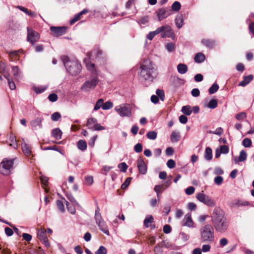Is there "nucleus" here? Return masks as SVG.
<instances>
[{"label":"nucleus","mask_w":254,"mask_h":254,"mask_svg":"<svg viewBox=\"0 0 254 254\" xmlns=\"http://www.w3.org/2000/svg\"><path fill=\"white\" fill-rule=\"evenodd\" d=\"M235 118L239 121H242L247 118V114L245 112H241L236 114Z\"/></svg>","instance_id":"obj_47"},{"label":"nucleus","mask_w":254,"mask_h":254,"mask_svg":"<svg viewBox=\"0 0 254 254\" xmlns=\"http://www.w3.org/2000/svg\"><path fill=\"white\" fill-rule=\"evenodd\" d=\"M131 180V178H127L125 182L122 185L121 188L123 190L127 189L130 184Z\"/></svg>","instance_id":"obj_55"},{"label":"nucleus","mask_w":254,"mask_h":254,"mask_svg":"<svg viewBox=\"0 0 254 254\" xmlns=\"http://www.w3.org/2000/svg\"><path fill=\"white\" fill-rule=\"evenodd\" d=\"M219 150L220 151V153L226 154L229 152V149L228 146L224 145L220 146Z\"/></svg>","instance_id":"obj_56"},{"label":"nucleus","mask_w":254,"mask_h":254,"mask_svg":"<svg viewBox=\"0 0 254 254\" xmlns=\"http://www.w3.org/2000/svg\"><path fill=\"white\" fill-rule=\"evenodd\" d=\"M57 206L58 209L62 212H64L65 210L64 207L63 202L60 200H58L56 201Z\"/></svg>","instance_id":"obj_49"},{"label":"nucleus","mask_w":254,"mask_h":254,"mask_svg":"<svg viewBox=\"0 0 254 254\" xmlns=\"http://www.w3.org/2000/svg\"><path fill=\"white\" fill-rule=\"evenodd\" d=\"M61 118V115L59 112H55L51 116V119L53 121H58Z\"/></svg>","instance_id":"obj_54"},{"label":"nucleus","mask_w":254,"mask_h":254,"mask_svg":"<svg viewBox=\"0 0 254 254\" xmlns=\"http://www.w3.org/2000/svg\"><path fill=\"white\" fill-rule=\"evenodd\" d=\"M182 225L184 226L190 227V214L187 213L182 222Z\"/></svg>","instance_id":"obj_25"},{"label":"nucleus","mask_w":254,"mask_h":254,"mask_svg":"<svg viewBox=\"0 0 254 254\" xmlns=\"http://www.w3.org/2000/svg\"><path fill=\"white\" fill-rule=\"evenodd\" d=\"M107 251L106 248L103 246H101L98 250L95 252L96 254H107Z\"/></svg>","instance_id":"obj_53"},{"label":"nucleus","mask_w":254,"mask_h":254,"mask_svg":"<svg viewBox=\"0 0 254 254\" xmlns=\"http://www.w3.org/2000/svg\"><path fill=\"white\" fill-rule=\"evenodd\" d=\"M156 94H157V96L160 98L161 100L164 101L165 99V94L163 90L158 89L156 90Z\"/></svg>","instance_id":"obj_52"},{"label":"nucleus","mask_w":254,"mask_h":254,"mask_svg":"<svg viewBox=\"0 0 254 254\" xmlns=\"http://www.w3.org/2000/svg\"><path fill=\"white\" fill-rule=\"evenodd\" d=\"M47 89L46 87H34V91L37 93L39 94L45 91Z\"/></svg>","instance_id":"obj_57"},{"label":"nucleus","mask_w":254,"mask_h":254,"mask_svg":"<svg viewBox=\"0 0 254 254\" xmlns=\"http://www.w3.org/2000/svg\"><path fill=\"white\" fill-rule=\"evenodd\" d=\"M247 152L244 150H241L239 156V160H240V162H243L247 159Z\"/></svg>","instance_id":"obj_42"},{"label":"nucleus","mask_w":254,"mask_h":254,"mask_svg":"<svg viewBox=\"0 0 254 254\" xmlns=\"http://www.w3.org/2000/svg\"><path fill=\"white\" fill-rule=\"evenodd\" d=\"M180 134L178 132L173 131L171 136V139L172 142H176L179 140Z\"/></svg>","instance_id":"obj_40"},{"label":"nucleus","mask_w":254,"mask_h":254,"mask_svg":"<svg viewBox=\"0 0 254 254\" xmlns=\"http://www.w3.org/2000/svg\"><path fill=\"white\" fill-rule=\"evenodd\" d=\"M27 40L28 42H30L32 45L34 46L35 43L39 40L40 35L37 32L34 31L33 29L29 27H27Z\"/></svg>","instance_id":"obj_9"},{"label":"nucleus","mask_w":254,"mask_h":254,"mask_svg":"<svg viewBox=\"0 0 254 254\" xmlns=\"http://www.w3.org/2000/svg\"><path fill=\"white\" fill-rule=\"evenodd\" d=\"M100 231L103 232L106 235L109 236L110 233L108 230V226L106 224V222L103 220L102 221H100L96 223Z\"/></svg>","instance_id":"obj_15"},{"label":"nucleus","mask_w":254,"mask_h":254,"mask_svg":"<svg viewBox=\"0 0 254 254\" xmlns=\"http://www.w3.org/2000/svg\"><path fill=\"white\" fill-rule=\"evenodd\" d=\"M97 123V120L96 119L94 118H91L87 120L86 126L88 127L89 129H92Z\"/></svg>","instance_id":"obj_26"},{"label":"nucleus","mask_w":254,"mask_h":254,"mask_svg":"<svg viewBox=\"0 0 254 254\" xmlns=\"http://www.w3.org/2000/svg\"><path fill=\"white\" fill-rule=\"evenodd\" d=\"M12 73L15 79H18L21 75V71L17 66H12Z\"/></svg>","instance_id":"obj_20"},{"label":"nucleus","mask_w":254,"mask_h":254,"mask_svg":"<svg viewBox=\"0 0 254 254\" xmlns=\"http://www.w3.org/2000/svg\"><path fill=\"white\" fill-rule=\"evenodd\" d=\"M211 218L212 226L216 232L221 234L227 232L229 226V223L220 208L215 207L214 209Z\"/></svg>","instance_id":"obj_1"},{"label":"nucleus","mask_w":254,"mask_h":254,"mask_svg":"<svg viewBox=\"0 0 254 254\" xmlns=\"http://www.w3.org/2000/svg\"><path fill=\"white\" fill-rule=\"evenodd\" d=\"M209 207H213L215 205V201L207 195L202 202Z\"/></svg>","instance_id":"obj_24"},{"label":"nucleus","mask_w":254,"mask_h":254,"mask_svg":"<svg viewBox=\"0 0 254 254\" xmlns=\"http://www.w3.org/2000/svg\"><path fill=\"white\" fill-rule=\"evenodd\" d=\"M200 240L201 243H212L215 239L214 229L210 224L201 227L199 230Z\"/></svg>","instance_id":"obj_4"},{"label":"nucleus","mask_w":254,"mask_h":254,"mask_svg":"<svg viewBox=\"0 0 254 254\" xmlns=\"http://www.w3.org/2000/svg\"><path fill=\"white\" fill-rule=\"evenodd\" d=\"M114 110L121 117H130L131 116V110L129 104H122L116 106Z\"/></svg>","instance_id":"obj_7"},{"label":"nucleus","mask_w":254,"mask_h":254,"mask_svg":"<svg viewBox=\"0 0 254 254\" xmlns=\"http://www.w3.org/2000/svg\"><path fill=\"white\" fill-rule=\"evenodd\" d=\"M87 146V143L84 140H79L77 143V147L81 151L85 150Z\"/></svg>","instance_id":"obj_29"},{"label":"nucleus","mask_w":254,"mask_h":254,"mask_svg":"<svg viewBox=\"0 0 254 254\" xmlns=\"http://www.w3.org/2000/svg\"><path fill=\"white\" fill-rule=\"evenodd\" d=\"M161 246L166 248H170L171 247L172 245L167 240H163L161 243Z\"/></svg>","instance_id":"obj_62"},{"label":"nucleus","mask_w":254,"mask_h":254,"mask_svg":"<svg viewBox=\"0 0 254 254\" xmlns=\"http://www.w3.org/2000/svg\"><path fill=\"white\" fill-rule=\"evenodd\" d=\"M201 44L207 48L212 49L216 45V41L213 39H202Z\"/></svg>","instance_id":"obj_16"},{"label":"nucleus","mask_w":254,"mask_h":254,"mask_svg":"<svg viewBox=\"0 0 254 254\" xmlns=\"http://www.w3.org/2000/svg\"><path fill=\"white\" fill-rule=\"evenodd\" d=\"M206 196L207 195L199 192L196 194V197L199 201L202 202Z\"/></svg>","instance_id":"obj_59"},{"label":"nucleus","mask_w":254,"mask_h":254,"mask_svg":"<svg viewBox=\"0 0 254 254\" xmlns=\"http://www.w3.org/2000/svg\"><path fill=\"white\" fill-rule=\"evenodd\" d=\"M219 89V85L217 83H214L209 88L208 91L209 94H212L216 93L218 90Z\"/></svg>","instance_id":"obj_38"},{"label":"nucleus","mask_w":254,"mask_h":254,"mask_svg":"<svg viewBox=\"0 0 254 254\" xmlns=\"http://www.w3.org/2000/svg\"><path fill=\"white\" fill-rule=\"evenodd\" d=\"M66 196L67 199L70 201L72 204L74 205L77 207H80V204L76 201L73 196L71 193H67L66 194Z\"/></svg>","instance_id":"obj_28"},{"label":"nucleus","mask_w":254,"mask_h":254,"mask_svg":"<svg viewBox=\"0 0 254 254\" xmlns=\"http://www.w3.org/2000/svg\"><path fill=\"white\" fill-rule=\"evenodd\" d=\"M137 168L139 173L144 175L147 172V166L141 157L137 160Z\"/></svg>","instance_id":"obj_14"},{"label":"nucleus","mask_w":254,"mask_h":254,"mask_svg":"<svg viewBox=\"0 0 254 254\" xmlns=\"http://www.w3.org/2000/svg\"><path fill=\"white\" fill-rule=\"evenodd\" d=\"M242 145L245 147H250L252 145V140L249 138H245L243 140Z\"/></svg>","instance_id":"obj_44"},{"label":"nucleus","mask_w":254,"mask_h":254,"mask_svg":"<svg viewBox=\"0 0 254 254\" xmlns=\"http://www.w3.org/2000/svg\"><path fill=\"white\" fill-rule=\"evenodd\" d=\"M181 111L185 115H190V107L189 105L183 106Z\"/></svg>","instance_id":"obj_48"},{"label":"nucleus","mask_w":254,"mask_h":254,"mask_svg":"<svg viewBox=\"0 0 254 254\" xmlns=\"http://www.w3.org/2000/svg\"><path fill=\"white\" fill-rule=\"evenodd\" d=\"M94 219L95 220L96 223L103 220L101 214L100 213V208L98 206H97L96 209L95 211Z\"/></svg>","instance_id":"obj_31"},{"label":"nucleus","mask_w":254,"mask_h":254,"mask_svg":"<svg viewBox=\"0 0 254 254\" xmlns=\"http://www.w3.org/2000/svg\"><path fill=\"white\" fill-rule=\"evenodd\" d=\"M175 24L178 28H180L183 25V18L181 15L177 16L175 19Z\"/></svg>","instance_id":"obj_36"},{"label":"nucleus","mask_w":254,"mask_h":254,"mask_svg":"<svg viewBox=\"0 0 254 254\" xmlns=\"http://www.w3.org/2000/svg\"><path fill=\"white\" fill-rule=\"evenodd\" d=\"M48 99L51 102H54L58 100V96L55 93H52L49 95Z\"/></svg>","instance_id":"obj_61"},{"label":"nucleus","mask_w":254,"mask_h":254,"mask_svg":"<svg viewBox=\"0 0 254 254\" xmlns=\"http://www.w3.org/2000/svg\"><path fill=\"white\" fill-rule=\"evenodd\" d=\"M204 158L206 161H210L212 158V151L210 147H206L204 154Z\"/></svg>","instance_id":"obj_22"},{"label":"nucleus","mask_w":254,"mask_h":254,"mask_svg":"<svg viewBox=\"0 0 254 254\" xmlns=\"http://www.w3.org/2000/svg\"><path fill=\"white\" fill-rule=\"evenodd\" d=\"M181 7V3L178 1H175L173 3L171 6V11H173L175 12H178L180 10Z\"/></svg>","instance_id":"obj_32"},{"label":"nucleus","mask_w":254,"mask_h":254,"mask_svg":"<svg viewBox=\"0 0 254 254\" xmlns=\"http://www.w3.org/2000/svg\"><path fill=\"white\" fill-rule=\"evenodd\" d=\"M254 79V76L252 74H250L247 76L243 77V80L239 82V86L242 87H245L249 84Z\"/></svg>","instance_id":"obj_18"},{"label":"nucleus","mask_w":254,"mask_h":254,"mask_svg":"<svg viewBox=\"0 0 254 254\" xmlns=\"http://www.w3.org/2000/svg\"><path fill=\"white\" fill-rule=\"evenodd\" d=\"M9 146L16 149L17 147V143L16 139V137L13 134H11L9 137Z\"/></svg>","instance_id":"obj_30"},{"label":"nucleus","mask_w":254,"mask_h":254,"mask_svg":"<svg viewBox=\"0 0 254 254\" xmlns=\"http://www.w3.org/2000/svg\"><path fill=\"white\" fill-rule=\"evenodd\" d=\"M205 59L204 55L201 53L196 54L194 58V62L196 63H201L204 61Z\"/></svg>","instance_id":"obj_27"},{"label":"nucleus","mask_w":254,"mask_h":254,"mask_svg":"<svg viewBox=\"0 0 254 254\" xmlns=\"http://www.w3.org/2000/svg\"><path fill=\"white\" fill-rule=\"evenodd\" d=\"M87 12H88L87 9H83L80 12H79L78 13L75 15L73 17V18H72L70 20V24L71 25L73 24L75 22H76V21H77L78 20H79L80 19V17L82 15L86 14Z\"/></svg>","instance_id":"obj_19"},{"label":"nucleus","mask_w":254,"mask_h":254,"mask_svg":"<svg viewBox=\"0 0 254 254\" xmlns=\"http://www.w3.org/2000/svg\"><path fill=\"white\" fill-rule=\"evenodd\" d=\"M66 207H67V209L68 210V211L71 214H75V212H76V209H75V207L76 206H75L73 204H70L67 201H66Z\"/></svg>","instance_id":"obj_35"},{"label":"nucleus","mask_w":254,"mask_h":254,"mask_svg":"<svg viewBox=\"0 0 254 254\" xmlns=\"http://www.w3.org/2000/svg\"><path fill=\"white\" fill-rule=\"evenodd\" d=\"M66 71L71 75H76L80 72L81 65L76 60H70L66 56L61 58Z\"/></svg>","instance_id":"obj_3"},{"label":"nucleus","mask_w":254,"mask_h":254,"mask_svg":"<svg viewBox=\"0 0 254 254\" xmlns=\"http://www.w3.org/2000/svg\"><path fill=\"white\" fill-rule=\"evenodd\" d=\"M37 237L46 247H50V244L47 238L46 231L43 229L38 230L37 232Z\"/></svg>","instance_id":"obj_10"},{"label":"nucleus","mask_w":254,"mask_h":254,"mask_svg":"<svg viewBox=\"0 0 254 254\" xmlns=\"http://www.w3.org/2000/svg\"><path fill=\"white\" fill-rule=\"evenodd\" d=\"M22 150L26 156H30L31 154V147L26 143L22 144Z\"/></svg>","instance_id":"obj_23"},{"label":"nucleus","mask_w":254,"mask_h":254,"mask_svg":"<svg viewBox=\"0 0 254 254\" xmlns=\"http://www.w3.org/2000/svg\"><path fill=\"white\" fill-rule=\"evenodd\" d=\"M118 167L120 169L121 171L126 172L128 166L126 163L122 162L119 164Z\"/></svg>","instance_id":"obj_51"},{"label":"nucleus","mask_w":254,"mask_h":254,"mask_svg":"<svg viewBox=\"0 0 254 254\" xmlns=\"http://www.w3.org/2000/svg\"><path fill=\"white\" fill-rule=\"evenodd\" d=\"M157 133L154 130L150 131L146 134L147 137L151 140H154L156 138Z\"/></svg>","instance_id":"obj_37"},{"label":"nucleus","mask_w":254,"mask_h":254,"mask_svg":"<svg viewBox=\"0 0 254 254\" xmlns=\"http://www.w3.org/2000/svg\"><path fill=\"white\" fill-rule=\"evenodd\" d=\"M14 159H4L0 164V171L2 174L8 175L13 169Z\"/></svg>","instance_id":"obj_6"},{"label":"nucleus","mask_w":254,"mask_h":254,"mask_svg":"<svg viewBox=\"0 0 254 254\" xmlns=\"http://www.w3.org/2000/svg\"><path fill=\"white\" fill-rule=\"evenodd\" d=\"M164 233L165 234H169L172 230L171 227L169 225H165L163 229Z\"/></svg>","instance_id":"obj_63"},{"label":"nucleus","mask_w":254,"mask_h":254,"mask_svg":"<svg viewBox=\"0 0 254 254\" xmlns=\"http://www.w3.org/2000/svg\"><path fill=\"white\" fill-rule=\"evenodd\" d=\"M232 206L233 207H240L243 206H251V203L248 201L243 200L239 199H236L232 201Z\"/></svg>","instance_id":"obj_13"},{"label":"nucleus","mask_w":254,"mask_h":254,"mask_svg":"<svg viewBox=\"0 0 254 254\" xmlns=\"http://www.w3.org/2000/svg\"><path fill=\"white\" fill-rule=\"evenodd\" d=\"M99 79L95 73L94 75H92L89 79L86 81L81 86V90L84 92H90L94 90L99 83Z\"/></svg>","instance_id":"obj_5"},{"label":"nucleus","mask_w":254,"mask_h":254,"mask_svg":"<svg viewBox=\"0 0 254 254\" xmlns=\"http://www.w3.org/2000/svg\"><path fill=\"white\" fill-rule=\"evenodd\" d=\"M140 71L139 73V77L142 81H148L152 82L157 76V69L153 63L148 59L143 61L140 66Z\"/></svg>","instance_id":"obj_2"},{"label":"nucleus","mask_w":254,"mask_h":254,"mask_svg":"<svg viewBox=\"0 0 254 254\" xmlns=\"http://www.w3.org/2000/svg\"><path fill=\"white\" fill-rule=\"evenodd\" d=\"M156 13L159 20L161 21L171 14V10H167L164 8H161L159 9Z\"/></svg>","instance_id":"obj_11"},{"label":"nucleus","mask_w":254,"mask_h":254,"mask_svg":"<svg viewBox=\"0 0 254 254\" xmlns=\"http://www.w3.org/2000/svg\"><path fill=\"white\" fill-rule=\"evenodd\" d=\"M86 67L88 70L92 72V75H94L95 73L97 74V72L95 70V65L94 64L91 63H87Z\"/></svg>","instance_id":"obj_39"},{"label":"nucleus","mask_w":254,"mask_h":254,"mask_svg":"<svg viewBox=\"0 0 254 254\" xmlns=\"http://www.w3.org/2000/svg\"><path fill=\"white\" fill-rule=\"evenodd\" d=\"M177 69L180 73L184 74L187 71L188 67L186 65L180 64L177 66Z\"/></svg>","instance_id":"obj_33"},{"label":"nucleus","mask_w":254,"mask_h":254,"mask_svg":"<svg viewBox=\"0 0 254 254\" xmlns=\"http://www.w3.org/2000/svg\"><path fill=\"white\" fill-rule=\"evenodd\" d=\"M218 105L217 101L215 99H211L208 103V107L210 109H215Z\"/></svg>","instance_id":"obj_46"},{"label":"nucleus","mask_w":254,"mask_h":254,"mask_svg":"<svg viewBox=\"0 0 254 254\" xmlns=\"http://www.w3.org/2000/svg\"><path fill=\"white\" fill-rule=\"evenodd\" d=\"M42 119L41 118H37L31 122V125L32 129H37L42 128Z\"/></svg>","instance_id":"obj_17"},{"label":"nucleus","mask_w":254,"mask_h":254,"mask_svg":"<svg viewBox=\"0 0 254 254\" xmlns=\"http://www.w3.org/2000/svg\"><path fill=\"white\" fill-rule=\"evenodd\" d=\"M158 34H161V37L162 38L166 37L173 38L174 37V34L171 27L168 25H163L157 28Z\"/></svg>","instance_id":"obj_8"},{"label":"nucleus","mask_w":254,"mask_h":254,"mask_svg":"<svg viewBox=\"0 0 254 254\" xmlns=\"http://www.w3.org/2000/svg\"><path fill=\"white\" fill-rule=\"evenodd\" d=\"M104 100L103 99H99L96 103L94 107V110L97 111L99 110L100 108H102V106L103 105Z\"/></svg>","instance_id":"obj_41"},{"label":"nucleus","mask_w":254,"mask_h":254,"mask_svg":"<svg viewBox=\"0 0 254 254\" xmlns=\"http://www.w3.org/2000/svg\"><path fill=\"white\" fill-rule=\"evenodd\" d=\"M52 136L56 139L59 140L62 138V131L59 128H56L52 129Z\"/></svg>","instance_id":"obj_21"},{"label":"nucleus","mask_w":254,"mask_h":254,"mask_svg":"<svg viewBox=\"0 0 254 254\" xmlns=\"http://www.w3.org/2000/svg\"><path fill=\"white\" fill-rule=\"evenodd\" d=\"M50 30L55 36H60L65 33L66 29L64 27L51 26Z\"/></svg>","instance_id":"obj_12"},{"label":"nucleus","mask_w":254,"mask_h":254,"mask_svg":"<svg viewBox=\"0 0 254 254\" xmlns=\"http://www.w3.org/2000/svg\"><path fill=\"white\" fill-rule=\"evenodd\" d=\"M167 165L169 168H174L175 166V162L172 159H169L167 161Z\"/></svg>","instance_id":"obj_64"},{"label":"nucleus","mask_w":254,"mask_h":254,"mask_svg":"<svg viewBox=\"0 0 254 254\" xmlns=\"http://www.w3.org/2000/svg\"><path fill=\"white\" fill-rule=\"evenodd\" d=\"M214 183L217 185H220L222 184L223 181V178L222 177L218 176L214 178Z\"/></svg>","instance_id":"obj_58"},{"label":"nucleus","mask_w":254,"mask_h":254,"mask_svg":"<svg viewBox=\"0 0 254 254\" xmlns=\"http://www.w3.org/2000/svg\"><path fill=\"white\" fill-rule=\"evenodd\" d=\"M153 222V217L152 215H147L145 218L143 223L145 227H149V224H151Z\"/></svg>","instance_id":"obj_34"},{"label":"nucleus","mask_w":254,"mask_h":254,"mask_svg":"<svg viewBox=\"0 0 254 254\" xmlns=\"http://www.w3.org/2000/svg\"><path fill=\"white\" fill-rule=\"evenodd\" d=\"M157 34H158V31L157 28L155 31L150 32L146 35V38L149 39V40H152L153 39V38Z\"/></svg>","instance_id":"obj_45"},{"label":"nucleus","mask_w":254,"mask_h":254,"mask_svg":"<svg viewBox=\"0 0 254 254\" xmlns=\"http://www.w3.org/2000/svg\"><path fill=\"white\" fill-rule=\"evenodd\" d=\"M134 150L136 153L141 152L142 150V145L141 143H138L134 146Z\"/></svg>","instance_id":"obj_60"},{"label":"nucleus","mask_w":254,"mask_h":254,"mask_svg":"<svg viewBox=\"0 0 254 254\" xmlns=\"http://www.w3.org/2000/svg\"><path fill=\"white\" fill-rule=\"evenodd\" d=\"M113 107V104L112 102L110 101H108L106 102L105 103H103V105L102 106V109L104 110H109L112 108Z\"/></svg>","instance_id":"obj_43"},{"label":"nucleus","mask_w":254,"mask_h":254,"mask_svg":"<svg viewBox=\"0 0 254 254\" xmlns=\"http://www.w3.org/2000/svg\"><path fill=\"white\" fill-rule=\"evenodd\" d=\"M165 48L169 52H172L175 49V45L173 43H168L165 45Z\"/></svg>","instance_id":"obj_50"}]
</instances>
